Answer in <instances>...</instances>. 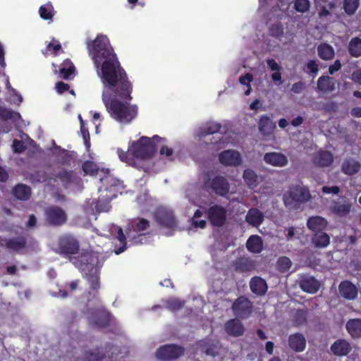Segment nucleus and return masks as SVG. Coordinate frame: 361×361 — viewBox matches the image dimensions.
Returning <instances> with one entry per match:
<instances>
[{
    "mask_svg": "<svg viewBox=\"0 0 361 361\" xmlns=\"http://www.w3.org/2000/svg\"><path fill=\"white\" fill-rule=\"evenodd\" d=\"M88 54L92 60L103 85V92L113 94L122 100H131L133 84L121 66L109 38L99 34L87 42Z\"/></svg>",
    "mask_w": 361,
    "mask_h": 361,
    "instance_id": "obj_1",
    "label": "nucleus"
},
{
    "mask_svg": "<svg viewBox=\"0 0 361 361\" xmlns=\"http://www.w3.org/2000/svg\"><path fill=\"white\" fill-rule=\"evenodd\" d=\"M130 100H122L113 94L102 92V102L110 116L119 123H130L137 116V106L129 104Z\"/></svg>",
    "mask_w": 361,
    "mask_h": 361,
    "instance_id": "obj_2",
    "label": "nucleus"
},
{
    "mask_svg": "<svg viewBox=\"0 0 361 361\" xmlns=\"http://www.w3.org/2000/svg\"><path fill=\"white\" fill-rule=\"evenodd\" d=\"M70 262L85 275H87V273L94 272L95 270L99 271L103 266L104 259L102 253L90 252L80 256L70 257Z\"/></svg>",
    "mask_w": 361,
    "mask_h": 361,
    "instance_id": "obj_3",
    "label": "nucleus"
},
{
    "mask_svg": "<svg viewBox=\"0 0 361 361\" xmlns=\"http://www.w3.org/2000/svg\"><path fill=\"white\" fill-rule=\"evenodd\" d=\"M161 140V137L157 135L152 138L146 136L141 137L132 145L131 150L133 156L142 159L151 158L157 150L155 141L159 142Z\"/></svg>",
    "mask_w": 361,
    "mask_h": 361,
    "instance_id": "obj_4",
    "label": "nucleus"
},
{
    "mask_svg": "<svg viewBox=\"0 0 361 361\" xmlns=\"http://www.w3.org/2000/svg\"><path fill=\"white\" fill-rule=\"evenodd\" d=\"M311 199V194L307 187L296 185L283 195L286 207L297 208L300 204L307 202Z\"/></svg>",
    "mask_w": 361,
    "mask_h": 361,
    "instance_id": "obj_5",
    "label": "nucleus"
},
{
    "mask_svg": "<svg viewBox=\"0 0 361 361\" xmlns=\"http://www.w3.org/2000/svg\"><path fill=\"white\" fill-rule=\"evenodd\" d=\"M80 250L79 240L72 235L65 234L58 240V253L63 257H73Z\"/></svg>",
    "mask_w": 361,
    "mask_h": 361,
    "instance_id": "obj_6",
    "label": "nucleus"
},
{
    "mask_svg": "<svg viewBox=\"0 0 361 361\" xmlns=\"http://www.w3.org/2000/svg\"><path fill=\"white\" fill-rule=\"evenodd\" d=\"M185 348L177 344H166L161 345L156 351V357L162 361H171L183 355Z\"/></svg>",
    "mask_w": 361,
    "mask_h": 361,
    "instance_id": "obj_7",
    "label": "nucleus"
},
{
    "mask_svg": "<svg viewBox=\"0 0 361 361\" xmlns=\"http://www.w3.org/2000/svg\"><path fill=\"white\" fill-rule=\"evenodd\" d=\"M208 221L214 227H221L227 221L226 209L218 204L210 206L206 210Z\"/></svg>",
    "mask_w": 361,
    "mask_h": 361,
    "instance_id": "obj_8",
    "label": "nucleus"
},
{
    "mask_svg": "<svg viewBox=\"0 0 361 361\" xmlns=\"http://www.w3.org/2000/svg\"><path fill=\"white\" fill-rule=\"evenodd\" d=\"M45 222L52 226H61L67 221L65 211L59 206L48 207L45 209Z\"/></svg>",
    "mask_w": 361,
    "mask_h": 361,
    "instance_id": "obj_9",
    "label": "nucleus"
},
{
    "mask_svg": "<svg viewBox=\"0 0 361 361\" xmlns=\"http://www.w3.org/2000/svg\"><path fill=\"white\" fill-rule=\"evenodd\" d=\"M252 303L245 296L238 297L232 305L233 314L238 318H248L252 312Z\"/></svg>",
    "mask_w": 361,
    "mask_h": 361,
    "instance_id": "obj_10",
    "label": "nucleus"
},
{
    "mask_svg": "<svg viewBox=\"0 0 361 361\" xmlns=\"http://www.w3.org/2000/svg\"><path fill=\"white\" fill-rule=\"evenodd\" d=\"M155 220L161 227L174 230L177 226V221L173 213L166 209L161 208L155 212Z\"/></svg>",
    "mask_w": 361,
    "mask_h": 361,
    "instance_id": "obj_11",
    "label": "nucleus"
},
{
    "mask_svg": "<svg viewBox=\"0 0 361 361\" xmlns=\"http://www.w3.org/2000/svg\"><path fill=\"white\" fill-rule=\"evenodd\" d=\"M205 185L209 186L215 194L221 197L226 196L230 190V184L228 180L220 175L216 176L209 182L205 183Z\"/></svg>",
    "mask_w": 361,
    "mask_h": 361,
    "instance_id": "obj_12",
    "label": "nucleus"
},
{
    "mask_svg": "<svg viewBox=\"0 0 361 361\" xmlns=\"http://www.w3.org/2000/svg\"><path fill=\"white\" fill-rule=\"evenodd\" d=\"M329 209L337 217H346L351 212L352 204L347 198L342 197L336 201H333Z\"/></svg>",
    "mask_w": 361,
    "mask_h": 361,
    "instance_id": "obj_13",
    "label": "nucleus"
},
{
    "mask_svg": "<svg viewBox=\"0 0 361 361\" xmlns=\"http://www.w3.org/2000/svg\"><path fill=\"white\" fill-rule=\"evenodd\" d=\"M219 162L226 166H237L242 163V157L239 152L226 149L219 154Z\"/></svg>",
    "mask_w": 361,
    "mask_h": 361,
    "instance_id": "obj_14",
    "label": "nucleus"
},
{
    "mask_svg": "<svg viewBox=\"0 0 361 361\" xmlns=\"http://www.w3.org/2000/svg\"><path fill=\"white\" fill-rule=\"evenodd\" d=\"M92 319L93 324L101 328H105L109 326L111 322L110 313L104 308L100 307L92 310L90 312Z\"/></svg>",
    "mask_w": 361,
    "mask_h": 361,
    "instance_id": "obj_15",
    "label": "nucleus"
},
{
    "mask_svg": "<svg viewBox=\"0 0 361 361\" xmlns=\"http://www.w3.org/2000/svg\"><path fill=\"white\" fill-rule=\"evenodd\" d=\"M341 297L348 300H353L357 297L358 290L355 285L348 280L343 281L338 286Z\"/></svg>",
    "mask_w": 361,
    "mask_h": 361,
    "instance_id": "obj_16",
    "label": "nucleus"
},
{
    "mask_svg": "<svg viewBox=\"0 0 361 361\" xmlns=\"http://www.w3.org/2000/svg\"><path fill=\"white\" fill-rule=\"evenodd\" d=\"M300 288L308 293H315L320 288V283L314 276L305 275L299 281Z\"/></svg>",
    "mask_w": 361,
    "mask_h": 361,
    "instance_id": "obj_17",
    "label": "nucleus"
},
{
    "mask_svg": "<svg viewBox=\"0 0 361 361\" xmlns=\"http://www.w3.org/2000/svg\"><path fill=\"white\" fill-rule=\"evenodd\" d=\"M263 159L265 163L278 167L285 166L288 163L287 157L281 152H267Z\"/></svg>",
    "mask_w": 361,
    "mask_h": 361,
    "instance_id": "obj_18",
    "label": "nucleus"
},
{
    "mask_svg": "<svg viewBox=\"0 0 361 361\" xmlns=\"http://www.w3.org/2000/svg\"><path fill=\"white\" fill-rule=\"evenodd\" d=\"M288 345L295 352L300 353L306 348V339L300 333L293 334L288 337Z\"/></svg>",
    "mask_w": 361,
    "mask_h": 361,
    "instance_id": "obj_19",
    "label": "nucleus"
},
{
    "mask_svg": "<svg viewBox=\"0 0 361 361\" xmlns=\"http://www.w3.org/2000/svg\"><path fill=\"white\" fill-rule=\"evenodd\" d=\"M250 288L254 294L259 296L264 295L268 290L266 281L260 276H254L250 279Z\"/></svg>",
    "mask_w": 361,
    "mask_h": 361,
    "instance_id": "obj_20",
    "label": "nucleus"
},
{
    "mask_svg": "<svg viewBox=\"0 0 361 361\" xmlns=\"http://www.w3.org/2000/svg\"><path fill=\"white\" fill-rule=\"evenodd\" d=\"M328 225V222L326 219L320 216H313L310 217L307 221V228L315 232L324 231Z\"/></svg>",
    "mask_w": 361,
    "mask_h": 361,
    "instance_id": "obj_21",
    "label": "nucleus"
},
{
    "mask_svg": "<svg viewBox=\"0 0 361 361\" xmlns=\"http://www.w3.org/2000/svg\"><path fill=\"white\" fill-rule=\"evenodd\" d=\"M264 219V214L257 208H250L245 216V221L255 227L260 226Z\"/></svg>",
    "mask_w": 361,
    "mask_h": 361,
    "instance_id": "obj_22",
    "label": "nucleus"
},
{
    "mask_svg": "<svg viewBox=\"0 0 361 361\" xmlns=\"http://www.w3.org/2000/svg\"><path fill=\"white\" fill-rule=\"evenodd\" d=\"M226 332L233 336H242L245 332V328L240 322L236 319L228 320L225 324Z\"/></svg>",
    "mask_w": 361,
    "mask_h": 361,
    "instance_id": "obj_23",
    "label": "nucleus"
},
{
    "mask_svg": "<svg viewBox=\"0 0 361 361\" xmlns=\"http://www.w3.org/2000/svg\"><path fill=\"white\" fill-rule=\"evenodd\" d=\"M331 350L336 355L344 356L350 353L351 350V346L348 341L338 339L331 345Z\"/></svg>",
    "mask_w": 361,
    "mask_h": 361,
    "instance_id": "obj_24",
    "label": "nucleus"
},
{
    "mask_svg": "<svg viewBox=\"0 0 361 361\" xmlns=\"http://www.w3.org/2000/svg\"><path fill=\"white\" fill-rule=\"evenodd\" d=\"M334 161L333 155L328 151L319 152L314 158V164L319 167L330 166Z\"/></svg>",
    "mask_w": 361,
    "mask_h": 361,
    "instance_id": "obj_25",
    "label": "nucleus"
},
{
    "mask_svg": "<svg viewBox=\"0 0 361 361\" xmlns=\"http://www.w3.org/2000/svg\"><path fill=\"white\" fill-rule=\"evenodd\" d=\"M259 130L264 135H269L276 128V124L267 115H262L258 123Z\"/></svg>",
    "mask_w": 361,
    "mask_h": 361,
    "instance_id": "obj_26",
    "label": "nucleus"
},
{
    "mask_svg": "<svg viewBox=\"0 0 361 361\" xmlns=\"http://www.w3.org/2000/svg\"><path fill=\"white\" fill-rule=\"evenodd\" d=\"M80 319V317L76 312L71 311L66 314L64 326L67 329L68 334H71L73 331L78 330Z\"/></svg>",
    "mask_w": 361,
    "mask_h": 361,
    "instance_id": "obj_27",
    "label": "nucleus"
},
{
    "mask_svg": "<svg viewBox=\"0 0 361 361\" xmlns=\"http://www.w3.org/2000/svg\"><path fill=\"white\" fill-rule=\"evenodd\" d=\"M15 198L19 200L26 201L31 197V188L23 183L17 184L12 190Z\"/></svg>",
    "mask_w": 361,
    "mask_h": 361,
    "instance_id": "obj_28",
    "label": "nucleus"
},
{
    "mask_svg": "<svg viewBox=\"0 0 361 361\" xmlns=\"http://www.w3.org/2000/svg\"><path fill=\"white\" fill-rule=\"evenodd\" d=\"M54 178L55 180L58 178L62 183L63 187L67 188L71 183L74 182L75 179V173L73 171L66 170L65 169H61L59 171L58 173L54 174Z\"/></svg>",
    "mask_w": 361,
    "mask_h": 361,
    "instance_id": "obj_29",
    "label": "nucleus"
},
{
    "mask_svg": "<svg viewBox=\"0 0 361 361\" xmlns=\"http://www.w3.org/2000/svg\"><path fill=\"white\" fill-rule=\"evenodd\" d=\"M75 68L73 62L69 59H65L61 64L59 72V77L64 80L71 79V75L74 73Z\"/></svg>",
    "mask_w": 361,
    "mask_h": 361,
    "instance_id": "obj_30",
    "label": "nucleus"
},
{
    "mask_svg": "<svg viewBox=\"0 0 361 361\" xmlns=\"http://www.w3.org/2000/svg\"><path fill=\"white\" fill-rule=\"evenodd\" d=\"M317 54L319 57L324 61L331 60L335 56V51L333 47L325 42L318 45Z\"/></svg>",
    "mask_w": 361,
    "mask_h": 361,
    "instance_id": "obj_31",
    "label": "nucleus"
},
{
    "mask_svg": "<svg viewBox=\"0 0 361 361\" xmlns=\"http://www.w3.org/2000/svg\"><path fill=\"white\" fill-rule=\"evenodd\" d=\"M27 240L25 237H18L5 240L4 245L7 249L18 252L25 247Z\"/></svg>",
    "mask_w": 361,
    "mask_h": 361,
    "instance_id": "obj_32",
    "label": "nucleus"
},
{
    "mask_svg": "<svg viewBox=\"0 0 361 361\" xmlns=\"http://www.w3.org/2000/svg\"><path fill=\"white\" fill-rule=\"evenodd\" d=\"M317 87L323 92H332L336 88L334 79L328 75H322L319 78Z\"/></svg>",
    "mask_w": 361,
    "mask_h": 361,
    "instance_id": "obj_33",
    "label": "nucleus"
},
{
    "mask_svg": "<svg viewBox=\"0 0 361 361\" xmlns=\"http://www.w3.org/2000/svg\"><path fill=\"white\" fill-rule=\"evenodd\" d=\"M360 169V163L353 159L345 160L341 166L343 173L348 176H353L357 173Z\"/></svg>",
    "mask_w": 361,
    "mask_h": 361,
    "instance_id": "obj_34",
    "label": "nucleus"
},
{
    "mask_svg": "<svg viewBox=\"0 0 361 361\" xmlns=\"http://www.w3.org/2000/svg\"><path fill=\"white\" fill-rule=\"evenodd\" d=\"M312 243L316 247H326L330 243V236L324 231L315 232L312 236Z\"/></svg>",
    "mask_w": 361,
    "mask_h": 361,
    "instance_id": "obj_35",
    "label": "nucleus"
},
{
    "mask_svg": "<svg viewBox=\"0 0 361 361\" xmlns=\"http://www.w3.org/2000/svg\"><path fill=\"white\" fill-rule=\"evenodd\" d=\"M246 247L251 252H261L263 247L262 238L257 235H250L246 242Z\"/></svg>",
    "mask_w": 361,
    "mask_h": 361,
    "instance_id": "obj_36",
    "label": "nucleus"
},
{
    "mask_svg": "<svg viewBox=\"0 0 361 361\" xmlns=\"http://www.w3.org/2000/svg\"><path fill=\"white\" fill-rule=\"evenodd\" d=\"M243 178L250 189H254L258 185V176L252 169H246L243 171Z\"/></svg>",
    "mask_w": 361,
    "mask_h": 361,
    "instance_id": "obj_37",
    "label": "nucleus"
},
{
    "mask_svg": "<svg viewBox=\"0 0 361 361\" xmlns=\"http://www.w3.org/2000/svg\"><path fill=\"white\" fill-rule=\"evenodd\" d=\"M346 329L353 338L361 337V319H350L345 324Z\"/></svg>",
    "mask_w": 361,
    "mask_h": 361,
    "instance_id": "obj_38",
    "label": "nucleus"
},
{
    "mask_svg": "<svg viewBox=\"0 0 361 361\" xmlns=\"http://www.w3.org/2000/svg\"><path fill=\"white\" fill-rule=\"evenodd\" d=\"M234 267L236 271H239L240 272H247L252 270L255 265L250 259L241 257L235 261Z\"/></svg>",
    "mask_w": 361,
    "mask_h": 361,
    "instance_id": "obj_39",
    "label": "nucleus"
},
{
    "mask_svg": "<svg viewBox=\"0 0 361 361\" xmlns=\"http://www.w3.org/2000/svg\"><path fill=\"white\" fill-rule=\"evenodd\" d=\"M348 49L351 56L355 58L361 56V38L353 37L349 42Z\"/></svg>",
    "mask_w": 361,
    "mask_h": 361,
    "instance_id": "obj_40",
    "label": "nucleus"
},
{
    "mask_svg": "<svg viewBox=\"0 0 361 361\" xmlns=\"http://www.w3.org/2000/svg\"><path fill=\"white\" fill-rule=\"evenodd\" d=\"M55 13L56 11H54V6L50 2L42 5L39 8V16L43 20H52Z\"/></svg>",
    "mask_w": 361,
    "mask_h": 361,
    "instance_id": "obj_41",
    "label": "nucleus"
},
{
    "mask_svg": "<svg viewBox=\"0 0 361 361\" xmlns=\"http://www.w3.org/2000/svg\"><path fill=\"white\" fill-rule=\"evenodd\" d=\"M150 223L144 218H135L131 221V226L134 231L141 232L146 231L149 227Z\"/></svg>",
    "mask_w": 361,
    "mask_h": 361,
    "instance_id": "obj_42",
    "label": "nucleus"
},
{
    "mask_svg": "<svg viewBox=\"0 0 361 361\" xmlns=\"http://www.w3.org/2000/svg\"><path fill=\"white\" fill-rule=\"evenodd\" d=\"M360 6V0H343V8L345 13L351 16L354 15Z\"/></svg>",
    "mask_w": 361,
    "mask_h": 361,
    "instance_id": "obj_43",
    "label": "nucleus"
},
{
    "mask_svg": "<svg viewBox=\"0 0 361 361\" xmlns=\"http://www.w3.org/2000/svg\"><path fill=\"white\" fill-rule=\"evenodd\" d=\"M221 125L216 122L208 123L206 126L200 129V136L204 137L209 135H213L220 130Z\"/></svg>",
    "mask_w": 361,
    "mask_h": 361,
    "instance_id": "obj_44",
    "label": "nucleus"
},
{
    "mask_svg": "<svg viewBox=\"0 0 361 361\" xmlns=\"http://www.w3.org/2000/svg\"><path fill=\"white\" fill-rule=\"evenodd\" d=\"M99 274L100 271H97L95 270L94 272L87 273V275H85L90 285V289L93 291L97 292L99 288H100L99 283Z\"/></svg>",
    "mask_w": 361,
    "mask_h": 361,
    "instance_id": "obj_45",
    "label": "nucleus"
},
{
    "mask_svg": "<svg viewBox=\"0 0 361 361\" xmlns=\"http://www.w3.org/2000/svg\"><path fill=\"white\" fill-rule=\"evenodd\" d=\"M201 350L207 355L214 357L219 354V348L216 344L208 341H202L200 344Z\"/></svg>",
    "mask_w": 361,
    "mask_h": 361,
    "instance_id": "obj_46",
    "label": "nucleus"
},
{
    "mask_svg": "<svg viewBox=\"0 0 361 361\" xmlns=\"http://www.w3.org/2000/svg\"><path fill=\"white\" fill-rule=\"evenodd\" d=\"M30 179L32 182L36 183H44L47 180H55L54 176H50L48 173L42 170L35 171L30 174Z\"/></svg>",
    "mask_w": 361,
    "mask_h": 361,
    "instance_id": "obj_47",
    "label": "nucleus"
},
{
    "mask_svg": "<svg viewBox=\"0 0 361 361\" xmlns=\"http://www.w3.org/2000/svg\"><path fill=\"white\" fill-rule=\"evenodd\" d=\"M104 358V353L97 348L94 350L86 351L84 354L83 361H102Z\"/></svg>",
    "mask_w": 361,
    "mask_h": 361,
    "instance_id": "obj_48",
    "label": "nucleus"
},
{
    "mask_svg": "<svg viewBox=\"0 0 361 361\" xmlns=\"http://www.w3.org/2000/svg\"><path fill=\"white\" fill-rule=\"evenodd\" d=\"M79 280H75L65 285V288L59 290L58 295L62 298H67L70 294H72L78 288L79 285Z\"/></svg>",
    "mask_w": 361,
    "mask_h": 361,
    "instance_id": "obj_49",
    "label": "nucleus"
},
{
    "mask_svg": "<svg viewBox=\"0 0 361 361\" xmlns=\"http://www.w3.org/2000/svg\"><path fill=\"white\" fill-rule=\"evenodd\" d=\"M82 169L85 175L96 176L99 166L92 161L87 160L82 163Z\"/></svg>",
    "mask_w": 361,
    "mask_h": 361,
    "instance_id": "obj_50",
    "label": "nucleus"
},
{
    "mask_svg": "<svg viewBox=\"0 0 361 361\" xmlns=\"http://www.w3.org/2000/svg\"><path fill=\"white\" fill-rule=\"evenodd\" d=\"M292 266L291 260L287 257H281L276 262L277 269L281 272L287 271Z\"/></svg>",
    "mask_w": 361,
    "mask_h": 361,
    "instance_id": "obj_51",
    "label": "nucleus"
},
{
    "mask_svg": "<svg viewBox=\"0 0 361 361\" xmlns=\"http://www.w3.org/2000/svg\"><path fill=\"white\" fill-rule=\"evenodd\" d=\"M311 4L310 0H295L294 8L295 10L301 13H304L310 10Z\"/></svg>",
    "mask_w": 361,
    "mask_h": 361,
    "instance_id": "obj_52",
    "label": "nucleus"
},
{
    "mask_svg": "<svg viewBox=\"0 0 361 361\" xmlns=\"http://www.w3.org/2000/svg\"><path fill=\"white\" fill-rule=\"evenodd\" d=\"M80 133L83 138L84 145L87 151L91 147L90 135L88 128L85 126L84 121H81Z\"/></svg>",
    "mask_w": 361,
    "mask_h": 361,
    "instance_id": "obj_53",
    "label": "nucleus"
},
{
    "mask_svg": "<svg viewBox=\"0 0 361 361\" xmlns=\"http://www.w3.org/2000/svg\"><path fill=\"white\" fill-rule=\"evenodd\" d=\"M166 305L168 310L174 312L181 309L184 302L178 298H171L166 301Z\"/></svg>",
    "mask_w": 361,
    "mask_h": 361,
    "instance_id": "obj_54",
    "label": "nucleus"
},
{
    "mask_svg": "<svg viewBox=\"0 0 361 361\" xmlns=\"http://www.w3.org/2000/svg\"><path fill=\"white\" fill-rule=\"evenodd\" d=\"M117 234V239L119 241L120 245H121L115 251L116 254L118 255L124 252L126 250L127 246L126 238L121 228H118Z\"/></svg>",
    "mask_w": 361,
    "mask_h": 361,
    "instance_id": "obj_55",
    "label": "nucleus"
},
{
    "mask_svg": "<svg viewBox=\"0 0 361 361\" xmlns=\"http://www.w3.org/2000/svg\"><path fill=\"white\" fill-rule=\"evenodd\" d=\"M269 35L275 38L281 39L283 36V28L280 24H273L269 27Z\"/></svg>",
    "mask_w": 361,
    "mask_h": 361,
    "instance_id": "obj_56",
    "label": "nucleus"
},
{
    "mask_svg": "<svg viewBox=\"0 0 361 361\" xmlns=\"http://www.w3.org/2000/svg\"><path fill=\"white\" fill-rule=\"evenodd\" d=\"M16 113L9 109L0 106V118L3 121H8L13 117Z\"/></svg>",
    "mask_w": 361,
    "mask_h": 361,
    "instance_id": "obj_57",
    "label": "nucleus"
},
{
    "mask_svg": "<svg viewBox=\"0 0 361 361\" xmlns=\"http://www.w3.org/2000/svg\"><path fill=\"white\" fill-rule=\"evenodd\" d=\"M294 321L298 325H302L307 322L306 312L303 310H298L294 316Z\"/></svg>",
    "mask_w": 361,
    "mask_h": 361,
    "instance_id": "obj_58",
    "label": "nucleus"
},
{
    "mask_svg": "<svg viewBox=\"0 0 361 361\" xmlns=\"http://www.w3.org/2000/svg\"><path fill=\"white\" fill-rule=\"evenodd\" d=\"M12 146H13V151L15 152H16V153H22L26 149V147L25 146V145L23 142V141L17 140V139H15L13 140Z\"/></svg>",
    "mask_w": 361,
    "mask_h": 361,
    "instance_id": "obj_59",
    "label": "nucleus"
},
{
    "mask_svg": "<svg viewBox=\"0 0 361 361\" xmlns=\"http://www.w3.org/2000/svg\"><path fill=\"white\" fill-rule=\"evenodd\" d=\"M69 85L62 81H59L56 83V90L59 94H63L65 92L69 90Z\"/></svg>",
    "mask_w": 361,
    "mask_h": 361,
    "instance_id": "obj_60",
    "label": "nucleus"
},
{
    "mask_svg": "<svg viewBox=\"0 0 361 361\" xmlns=\"http://www.w3.org/2000/svg\"><path fill=\"white\" fill-rule=\"evenodd\" d=\"M307 68L310 73L316 74L319 71L318 63L315 60H310L307 63Z\"/></svg>",
    "mask_w": 361,
    "mask_h": 361,
    "instance_id": "obj_61",
    "label": "nucleus"
},
{
    "mask_svg": "<svg viewBox=\"0 0 361 361\" xmlns=\"http://www.w3.org/2000/svg\"><path fill=\"white\" fill-rule=\"evenodd\" d=\"M350 78L355 84L361 85V69L354 71Z\"/></svg>",
    "mask_w": 361,
    "mask_h": 361,
    "instance_id": "obj_62",
    "label": "nucleus"
},
{
    "mask_svg": "<svg viewBox=\"0 0 361 361\" xmlns=\"http://www.w3.org/2000/svg\"><path fill=\"white\" fill-rule=\"evenodd\" d=\"M252 80L253 75L250 73H247L239 78L240 83L243 85H250L249 84L252 81Z\"/></svg>",
    "mask_w": 361,
    "mask_h": 361,
    "instance_id": "obj_63",
    "label": "nucleus"
},
{
    "mask_svg": "<svg viewBox=\"0 0 361 361\" xmlns=\"http://www.w3.org/2000/svg\"><path fill=\"white\" fill-rule=\"evenodd\" d=\"M267 64L272 71H281V67L274 59H267Z\"/></svg>",
    "mask_w": 361,
    "mask_h": 361,
    "instance_id": "obj_64",
    "label": "nucleus"
}]
</instances>
